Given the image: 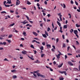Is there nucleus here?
<instances>
[{
    "label": "nucleus",
    "instance_id": "f257e3e1",
    "mask_svg": "<svg viewBox=\"0 0 80 80\" xmlns=\"http://www.w3.org/2000/svg\"><path fill=\"white\" fill-rule=\"evenodd\" d=\"M37 75L38 77H42V78H45V76L40 74L38 72L37 73Z\"/></svg>",
    "mask_w": 80,
    "mask_h": 80
},
{
    "label": "nucleus",
    "instance_id": "f03ea898",
    "mask_svg": "<svg viewBox=\"0 0 80 80\" xmlns=\"http://www.w3.org/2000/svg\"><path fill=\"white\" fill-rule=\"evenodd\" d=\"M21 53L23 55H25L27 54V51H25V50H24L23 51H22Z\"/></svg>",
    "mask_w": 80,
    "mask_h": 80
},
{
    "label": "nucleus",
    "instance_id": "7ed1b4c3",
    "mask_svg": "<svg viewBox=\"0 0 80 80\" xmlns=\"http://www.w3.org/2000/svg\"><path fill=\"white\" fill-rule=\"evenodd\" d=\"M68 64L70 65V66H73V64L70 61L68 62Z\"/></svg>",
    "mask_w": 80,
    "mask_h": 80
},
{
    "label": "nucleus",
    "instance_id": "20e7f679",
    "mask_svg": "<svg viewBox=\"0 0 80 80\" xmlns=\"http://www.w3.org/2000/svg\"><path fill=\"white\" fill-rule=\"evenodd\" d=\"M56 57H57L58 60H59V58H60V54H58V55L56 54Z\"/></svg>",
    "mask_w": 80,
    "mask_h": 80
},
{
    "label": "nucleus",
    "instance_id": "39448f33",
    "mask_svg": "<svg viewBox=\"0 0 80 80\" xmlns=\"http://www.w3.org/2000/svg\"><path fill=\"white\" fill-rule=\"evenodd\" d=\"M22 23L23 24V25H25L26 23H28V22H25V21H23V22H21V23Z\"/></svg>",
    "mask_w": 80,
    "mask_h": 80
},
{
    "label": "nucleus",
    "instance_id": "423d86ee",
    "mask_svg": "<svg viewBox=\"0 0 80 80\" xmlns=\"http://www.w3.org/2000/svg\"><path fill=\"white\" fill-rule=\"evenodd\" d=\"M32 33L33 34V35H35V36H37V35H38V34H37L36 32H32Z\"/></svg>",
    "mask_w": 80,
    "mask_h": 80
},
{
    "label": "nucleus",
    "instance_id": "0eeeda50",
    "mask_svg": "<svg viewBox=\"0 0 80 80\" xmlns=\"http://www.w3.org/2000/svg\"><path fill=\"white\" fill-rule=\"evenodd\" d=\"M13 32H16V33H18V31L15 30V28H14L13 29Z\"/></svg>",
    "mask_w": 80,
    "mask_h": 80
},
{
    "label": "nucleus",
    "instance_id": "6e6552de",
    "mask_svg": "<svg viewBox=\"0 0 80 80\" xmlns=\"http://www.w3.org/2000/svg\"><path fill=\"white\" fill-rule=\"evenodd\" d=\"M74 34H75V35L76 34H77L78 33V31H77V30H74Z\"/></svg>",
    "mask_w": 80,
    "mask_h": 80
},
{
    "label": "nucleus",
    "instance_id": "1a4fd4ad",
    "mask_svg": "<svg viewBox=\"0 0 80 80\" xmlns=\"http://www.w3.org/2000/svg\"><path fill=\"white\" fill-rule=\"evenodd\" d=\"M59 73H62H62H65V72H66V71H59Z\"/></svg>",
    "mask_w": 80,
    "mask_h": 80
},
{
    "label": "nucleus",
    "instance_id": "9d476101",
    "mask_svg": "<svg viewBox=\"0 0 80 80\" xmlns=\"http://www.w3.org/2000/svg\"><path fill=\"white\" fill-rule=\"evenodd\" d=\"M57 23L58 25H59V27H61V23H60V22H59L58 21H57Z\"/></svg>",
    "mask_w": 80,
    "mask_h": 80
},
{
    "label": "nucleus",
    "instance_id": "9b49d317",
    "mask_svg": "<svg viewBox=\"0 0 80 80\" xmlns=\"http://www.w3.org/2000/svg\"><path fill=\"white\" fill-rule=\"evenodd\" d=\"M62 65H63V63L61 64L60 65L58 66V68H60L62 67Z\"/></svg>",
    "mask_w": 80,
    "mask_h": 80
},
{
    "label": "nucleus",
    "instance_id": "f8f14e48",
    "mask_svg": "<svg viewBox=\"0 0 80 80\" xmlns=\"http://www.w3.org/2000/svg\"><path fill=\"white\" fill-rule=\"evenodd\" d=\"M46 46L47 48H51V46L50 44H47Z\"/></svg>",
    "mask_w": 80,
    "mask_h": 80
},
{
    "label": "nucleus",
    "instance_id": "ddd939ff",
    "mask_svg": "<svg viewBox=\"0 0 80 80\" xmlns=\"http://www.w3.org/2000/svg\"><path fill=\"white\" fill-rule=\"evenodd\" d=\"M20 4V1H18L16 2V5H18Z\"/></svg>",
    "mask_w": 80,
    "mask_h": 80
},
{
    "label": "nucleus",
    "instance_id": "4468645a",
    "mask_svg": "<svg viewBox=\"0 0 80 80\" xmlns=\"http://www.w3.org/2000/svg\"><path fill=\"white\" fill-rule=\"evenodd\" d=\"M42 36L44 38H47V37L46 35V34H42Z\"/></svg>",
    "mask_w": 80,
    "mask_h": 80
},
{
    "label": "nucleus",
    "instance_id": "2eb2a0df",
    "mask_svg": "<svg viewBox=\"0 0 80 80\" xmlns=\"http://www.w3.org/2000/svg\"><path fill=\"white\" fill-rule=\"evenodd\" d=\"M30 47H31V48H33V49H35V48L34 47V46L32 44H31L30 46Z\"/></svg>",
    "mask_w": 80,
    "mask_h": 80
},
{
    "label": "nucleus",
    "instance_id": "dca6fc26",
    "mask_svg": "<svg viewBox=\"0 0 80 80\" xmlns=\"http://www.w3.org/2000/svg\"><path fill=\"white\" fill-rule=\"evenodd\" d=\"M63 28H67V25H64L63 26Z\"/></svg>",
    "mask_w": 80,
    "mask_h": 80
},
{
    "label": "nucleus",
    "instance_id": "f3484780",
    "mask_svg": "<svg viewBox=\"0 0 80 80\" xmlns=\"http://www.w3.org/2000/svg\"><path fill=\"white\" fill-rule=\"evenodd\" d=\"M40 49L41 50H43V46H42L40 48Z\"/></svg>",
    "mask_w": 80,
    "mask_h": 80
},
{
    "label": "nucleus",
    "instance_id": "a211bd4d",
    "mask_svg": "<svg viewBox=\"0 0 80 80\" xmlns=\"http://www.w3.org/2000/svg\"><path fill=\"white\" fill-rule=\"evenodd\" d=\"M45 33L47 35V36H48V32H47V31H45Z\"/></svg>",
    "mask_w": 80,
    "mask_h": 80
},
{
    "label": "nucleus",
    "instance_id": "6ab92c4d",
    "mask_svg": "<svg viewBox=\"0 0 80 80\" xmlns=\"http://www.w3.org/2000/svg\"><path fill=\"white\" fill-rule=\"evenodd\" d=\"M17 77L16 75H13L12 76V78H17Z\"/></svg>",
    "mask_w": 80,
    "mask_h": 80
},
{
    "label": "nucleus",
    "instance_id": "aec40b11",
    "mask_svg": "<svg viewBox=\"0 0 80 80\" xmlns=\"http://www.w3.org/2000/svg\"><path fill=\"white\" fill-rule=\"evenodd\" d=\"M15 25V23H13L11 24H10L9 25V26L10 27H13V25Z\"/></svg>",
    "mask_w": 80,
    "mask_h": 80
},
{
    "label": "nucleus",
    "instance_id": "412c9836",
    "mask_svg": "<svg viewBox=\"0 0 80 80\" xmlns=\"http://www.w3.org/2000/svg\"><path fill=\"white\" fill-rule=\"evenodd\" d=\"M25 17H26L28 20H30L29 18L26 15Z\"/></svg>",
    "mask_w": 80,
    "mask_h": 80
},
{
    "label": "nucleus",
    "instance_id": "4be33fe9",
    "mask_svg": "<svg viewBox=\"0 0 80 80\" xmlns=\"http://www.w3.org/2000/svg\"><path fill=\"white\" fill-rule=\"evenodd\" d=\"M7 1L8 2V3H9V4H10V3H12L11 0L9 1V0H7Z\"/></svg>",
    "mask_w": 80,
    "mask_h": 80
},
{
    "label": "nucleus",
    "instance_id": "5701e85b",
    "mask_svg": "<svg viewBox=\"0 0 80 80\" xmlns=\"http://www.w3.org/2000/svg\"><path fill=\"white\" fill-rule=\"evenodd\" d=\"M62 47L63 48H65V47H66V45H65V44L64 43L63 44Z\"/></svg>",
    "mask_w": 80,
    "mask_h": 80
},
{
    "label": "nucleus",
    "instance_id": "b1692460",
    "mask_svg": "<svg viewBox=\"0 0 80 80\" xmlns=\"http://www.w3.org/2000/svg\"><path fill=\"white\" fill-rule=\"evenodd\" d=\"M62 15H61L59 17L60 21H62Z\"/></svg>",
    "mask_w": 80,
    "mask_h": 80
},
{
    "label": "nucleus",
    "instance_id": "393cba45",
    "mask_svg": "<svg viewBox=\"0 0 80 80\" xmlns=\"http://www.w3.org/2000/svg\"><path fill=\"white\" fill-rule=\"evenodd\" d=\"M76 26L77 27H78H78H80V25H79L77 24H76Z\"/></svg>",
    "mask_w": 80,
    "mask_h": 80
},
{
    "label": "nucleus",
    "instance_id": "a878e982",
    "mask_svg": "<svg viewBox=\"0 0 80 80\" xmlns=\"http://www.w3.org/2000/svg\"><path fill=\"white\" fill-rule=\"evenodd\" d=\"M6 41H7L8 42V43H11V40H9L8 39H7L6 40Z\"/></svg>",
    "mask_w": 80,
    "mask_h": 80
},
{
    "label": "nucleus",
    "instance_id": "bb28decb",
    "mask_svg": "<svg viewBox=\"0 0 80 80\" xmlns=\"http://www.w3.org/2000/svg\"><path fill=\"white\" fill-rule=\"evenodd\" d=\"M71 30L72 31H71V30H70V32H71V33H72V32H73V30L72 29H71Z\"/></svg>",
    "mask_w": 80,
    "mask_h": 80
},
{
    "label": "nucleus",
    "instance_id": "cd10ccee",
    "mask_svg": "<svg viewBox=\"0 0 80 80\" xmlns=\"http://www.w3.org/2000/svg\"><path fill=\"white\" fill-rule=\"evenodd\" d=\"M12 34H10L8 36V38H11V37H12Z\"/></svg>",
    "mask_w": 80,
    "mask_h": 80
},
{
    "label": "nucleus",
    "instance_id": "c85d7f7f",
    "mask_svg": "<svg viewBox=\"0 0 80 80\" xmlns=\"http://www.w3.org/2000/svg\"><path fill=\"white\" fill-rule=\"evenodd\" d=\"M27 4L28 5H30L31 4V2H30L28 1L27 2Z\"/></svg>",
    "mask_w": 80,
    "mask_h": 80
},
{
    "label": "nucleus",
    "instance_id": "c756f323",
    "mask_svg": "<svg viewBox=\"0 0 80 80\" xmlns=\"http://www.w3.org/2000/svg\"><path fill=\"white\" fill-rule=\"evenodd\" d=\"M50 31V28H48L47 30L48 32H49Z\"/></svg>",
    "mask_w": 80,
    "mask_h": 80
},
{
    "label": "nucleus",
    "instance_id": "7c9ffc66",
    "mask_svg": "<svg viewBox=\"0 0 80 80\" xmlns=\"http://www.w3.org/2000/svg\"><path fill=\"white\" fill-rule=\"evenodd\" d=\"M63 7L64 8H66V6L64 3L63 4Z\"/></svg>",
    "mask_w": 80,
    "mask_h": 80
},
{
    "label": "nucleus",
    "instance_id": "2f4dec72",
    "mask_svg": "<svg viewBox=\"0 0 80 80\" xmlns=\"http://www.w3.org/2000/svg\"><path fill=\"white\" fill-rule=\"evenodd\" d=\"M11 72H16V70H13L11 71Z\"/></svg>",
    "mask_w": 80,
    "mask_h": 80
},
{
    "label": "nucleus",
    "instance_id": "473e14b6",
    "mask_svg": "<svg viewBox=\"0 0 80 80\" xmlns=\"http://www.w3.org/2000/svg\"><path fill=\"white\" fill-rule=\"evenodd\" d=\"M1 13H7L5 11H2L1 12Z\"/></svg>",
    "mask_w": 80,
    "mask_h": 80
},
{
    "label": "nucleus",
    "instance_id": "72a5a7b5",
    "mask_svg": "<svg viewBox=\"0 0 80 80\" xmlns=\"http://www.w3.org/2000/svg\"><path fill=\"white\" fill-rule=\"evenodd\" d=\"M5 7H10V5H6V4H5Z\"/></svg>",
    "mask_w": 80,
    "mask_h": 80
},
{
    "label": "nucleus",
    "instance_id": "f704fd0d",
    "mask_svg": "<svg viewBox=\"0 0 80 80\" xmlns=\"http://www.w3.org/2000/svg\"><path fill=\"white\" fill-rule=\"evenodd\" d=\"M34 73H37V72H39V70H38V71H34Z\"/></svg>",
    "mask_w": 80,
    "mask_h": 80
},
{
    "label": "nucleus",
    "instance_id": "c9c22d12",
    "mask_svg": "<svg viewBox=\"0 0 80 80\" xmlns=\"http://www.w3.org/2000/svg\"><path fill=\"white\" fill-rule=\"evenodd\" d=\"M75 3L76 4V5H78V2H77V1H75Z\"/></svg>",
    "mask_w": 80,
    "mask_h": 80
},
{
    "label": "nucleus",
    "instance_id": "e433bc0d",
    "mask_svg": "<svg viewBox=\"0 0 80 80\" xmlns=\"http://www.w3.org/2000/svg\"><path fill=\"white\" fill-rule=\"evenodd\" d=\"M44 55H45V54H42L41 55V57L42 58H43V56Z\"/></svg>",
    "mask_w": 80,
    "mask_h": 80
},
{
    "label": "nucleus",
    "instance_id": "4c0bfd02",
    "mask_svg": "<svg viewBox=\"0 0 80 80\" xmlns=\"http://www.w3.org/2000/svg\"><path fill=\"white\" fill-rule=\"evenodd\" d=\"M59 40V39L58 38L56 39V43H57Z\"/></svg>",
    "mask_w": 80,
    "mask_h": 80
},
{
    "label": "nucleus",
    "instance_id": "58836bf2",
    "mask_svg": "<svg viewBox=\"0 0 80 80\" xmlns=\"http://www.w3.org/2000/svg\"><path fill=\"white\" fill-rule=\"evenodd\" d=\"M42 45H45V42H42Z\"/></svg>",
    "mask_w": 80,
    "mask_h": 80
},
{
    "label": "nucleus",
    "instance_id": "ea45409f",
    "mask_svg": "<svg viewBox=\"0 0 80 80\" xmlns=\"http://www.w3.org/2000/svg\"><path fill=\"white\" fill-rule=\"evenodd\" d=\"M49 68L50 69V71H51V72H53V69H52V68Z\"/></svg>",
    "mask_w": 80,
    "mask_h": 80
},
{
    "label": "nucleus",
    "instance_id": "a19ab883",
    "mask_svg": "<svg viewBox=\"0 0 80 80\" xmlns=\"http://www.w3.org/2000/svg\"><path fill=\"white\" fill-rule=\"evenodd\" d=\"M72 46L74 48L75 50H76V48L75 47V46L72 45Z\"/></svg>",
    "mask_w": 80,
    "mask_h": 80
},
{
    "label": "nucleus",
    "instance_id": "79ce46f5",
    "mask_svg": "<svg viewBox=\"0 0 80 80\" xmlns=\"http://www.w3.org/2000/svg\"><path fill=\"white\" fill-rule=\"evenodd\" d=\"M3 39H4V38H3V37H0V40H3Z\"/></svg>",
    "mask_w": 80,
    "mask_h": 80
},
{
    "label": "nucleus",
    "instance_id": "37998d69",
    "mask_svg": "<svg viewBox=\"0 0 80 80\" xmlns=\"http://www.w3.org/2000/svg\"><path fill=\"white\" fill-rule=\"evenodd\" d=\"M52 51V52H55V49H54V48H52V49H51Z\"/></svg>",
    "mask_w": 80,
    "mask_h": 80
},
{
    "label": "nucleus",
    "instance_id": "c03bdc74",
    "mask_svg": "<svg viewBox=\"0 0 80 80\" xmlns=\"http://www.w3.org/2000/svg\"><path fill=\"white\" fill-rule=\"evenodd\" d=\"M76 44H77V45H79V42H78V41H76Z\"/></svg>",
    "mask_w": 80,
    "mask_h": 80
},
{
    "label": "nucleus",
    "instance_id": "a18cd8bd",
    "mask_svg": "<svg viewBox=\"0 0 80 80\" xmlns=\"http://www.w3.org/2000/svg\"><path fill=\"white\" fill-rule=\"evenodd\" d=\"M3 29H4V28H3V27H2V28H1V31H3Z\"/></svg>",
    "mask_w": 80,
    "mask_h": 80
},
{
    "label": "nucleus",
    "instance_id": "49530a36",
    "mask_svg": "<svg viewBox=\"0 0 80 80\" xmlns=\"http://www.w3.org/2000/svg\"><path fill=\"white\" fill-rule=\"evenodd\" d=\"M37 42V41H36L35 40H33L32 41V43H34V42Z\"/></svg>",
    "mask_w": 80,
    "mask_h": 80
},
{
    "label": "nucleus",
    "instance_id": "de8ad7c7",
    "mask_svg": "<svg viewBox=\"0 0 80 80\" xmlns=\"http://www.w3.org/2000/svg\"><path fill=\"white\" fill-rule=\"evenodd\" d=\"M20 47H23V44H20Z\"/></svg>",
    "mask_w": 80,
    "mask_h": 80
},
{
    "label": "nucleus",
    "instance_id": "09e8293b",
    "mask_svg": "<svg viewBox=\"0 0 80 80\" xmlns=\"http://www.w3.org/2000/svg\"><path fill=\"white\" fill-rule=\"evenodd\" d=\"M43 14V16H45V15H46V13L45 12H43L42 13Z\"/></svg>",
    "mask_w": 80,
    "mask_h": 80
},
{
    "label": "nucleus",
    "instance_id": "8fccbe9b",
    "mask_svg": "<svg viewBox=\"0 0 80 80\" xmlns=\"http://www.w3.org/2000/svg\"><path fill=\"white\" fill-rule=\"evenodd\" d=\"M10 12L11 13H13V12H14V11H12V10H10Z\"/></svg>",
    "mask_w": 80,
    "mask_h": 80
},
{
    "label": "nucleus",
    "instance_id": "3c124183",
    "mask_svg": "<svg viewBox=\"0 0 80 80\" xmlns=\"http://www.w3.org/2000/svg\"><path fill=\"white\" fill-rule=\"evenodd\" d=\"M35 63H39V62H38V60H37L35 62Z\"/></svg>",
    "mask_w": 80,
    "mask_h": 80
},
{
    "label": "nucleus",
    "instance_id": "603ef678",
    "mask_svg": "<svg viewBox=\"0 0 80 80\" xmlns=\"http://www.w3.org/2000/svg\"><path fill=\"white\" fill-rule=\"evenodd\" d=\"M76 53H80V51L78 50L76 51Z\"/></svg>",
    "mask_w": 80,
    "mask_h": 80
},
{
    "label": "nucleus",
    "instance_id": "864d4df0",
    "mask_svg": "<svg viewBox=\"0 0 80 80\" xmlns=\"http://www.w3.org/2000/svg\"><path fill=\"white\" fill-rule=\"evenodd\" d=\"M70 2H71V3H72V4H73V1L71 0L70 1Z\"/></svg>",
    "mask_w": 80,
    "mask_h": 80
},
{
    "label": "nucleus",
    "instance_id": "5fc2aeb1",
    "mask_svg": "<svg viewBox=\"0 0 80 80\" xmlns=\"http://www.w3.org/2000/svg\"><path fill=\"white\" fill-rule=\"evenodd\" d=\"M3 43V45L4 44V45H6V44L7 43L5 42H3V43Z\"/></svg>",
    "mask_w": 80,
    "mask_h": 80
},
{
    "label": "nucleus",
    "instance_id": "6e6d98bb",
    "mask_svg": "<svg viewBox=\"0 0 80 80\" xmlns=\"http://www.w3.org/2000/svg\"><path fill=\"white\" fill-rule=\"evenodd\" d=\"M62 38L63 39H65V36L64 35H62Z\"/></svg>",
    "mask_w": 80,
    "mask_h": 80
},
{
    "label": "nucleus",
    "instance_id": "4d7b16f0",
    "mask_svg": "<svg viewBox=\"0 0 80 80\" xmlns=\"http://www.w3.org/2000/svg\"><path fill=\"white\" fill-rule=\"evenodd\" d=\"M53 63L54 64V65H56V63H57V62H56L55 61H54Z\"/></svg>",
    "mask_w": 80,
    "mask_h": 80
},
{
    "label": "nucleus",
    "instance_id": "13d9d810",
    "mask_svg": "<svg viewBox=\"0 0 80 80\" xmlns=\"http://www.w3.org/2000/svg\"><path fill=\"white\" fill-rule=\"evenodd\" d=\"M40 26L42 27H43V23H41L40 24Z\"/></svg>",
    "mask_w": 80,
    "mask_h": 80
},
{
    "label": "nucleus",
    "instance_id": "bf43d9fd",
    "mask_svg": "<svg viewBox=\"0 0 80 80\" xmlns=\"http://www.w3.org/2000/svg\"><path fill=\"white\" fill-rule=\"evenodd\" d=\"M15 14L16 15H18V12H15Z\"/></svg>",
    "mask_w": 80,
    "mask_h": 80
},
{
    "label": "nucleus",
    "instance_id": "052dcab7",
    "mask_svg": "<svg viewBox=\"0 0 80 80\" xmlns=\"http://www.w3.org/2000/svg\"><path fill=\"white\" fill-rule=\"evenodd\" d=\"M5 35H1V36L2 37H5Z\"/></svg>",
    "mask_w": 80,
    "mask_h": 80
},
{
    "label": "nucleus",
    "instance_id": "680f3d73",
    "mask_svg": "<svg viewBox=\"0 0 80 80\" xmlns=\"http://www.w3.org/2000/svg\"><path fill=\"white\" fill-rule=\"evenodd\" d=\"M29 22H30L31 23H32V24L33 23V21H30V20H29Z\"/></svg>",
    "mask_w": 80,
    "mask_h": 80
},
{
    "label": "nucleus",
    "instance_id": "e2e57ef3",
    "mask_svg": "<svg viewBox=\"0 0 80 80\" xmlns=\"http://www.w3.org/2000/svg\"><path fill=\"white\" fill-rule=\"evenodd\" d=\"M47 22H50V19H47Z\"/></svg>",
    "mask_w": 80,
    "mask_h": 80
},
{
    "label": "nucleus",
    "instance_id": "0e129e2a",
    "mask_svg": "<svg viewBox=\"0 0 80 80\" xmlns=\"http://www.w3.org/2000/svg\"><path fill=\"white\" fill-rule=\"evenodd\" d=\"M68 57H67V55H65V59H67V58Z\"/></svg>",
    "mask_w": 80,
    "mask_h": 80
},
{
    "label": "nucleus",
    "instance_id": "69168bd1",
    "mask_svg": "<svg viewBox=\"0 0 80 80\" xmlns=\"http://www.w3.org/2000/svg\"><path fill=\"white\" fill-rule=\"evenodd\" d=\"M23 35H26V32H23Z\"/></svg>",
    "mask_w": 80,
    "mask_h": 80
},
{
    "label": "nucleus",
    "instance_id": "338daca9",
    "mask_svg": "<svg viewBox=\"0 0 80 80\" xmlns=\"http://www.w3.org/2000/svg\"><path fill=\"white\" fill-rule=\"evenodd\" d=\"M51 15L50 14H48L47 15V16L48 17H50Z\"/></svg>",
    "mask_w": 80,
    "mask_h": 80
},
{
    "label": "nucleus",
    "instance_id": "774afa93",
    "mask_svg": "<svg viewBox=\"0 0 80 80\" xmlns=\"http://www.w3.org/2000/svg\"><path fill=\"white\" fill-rule=\"evenodd\" d=\"M64 78H62L60 79V80H63Z\"/></svg>",
    "mask_w": 80,
    "mask_h": 80
}]
</instances>
